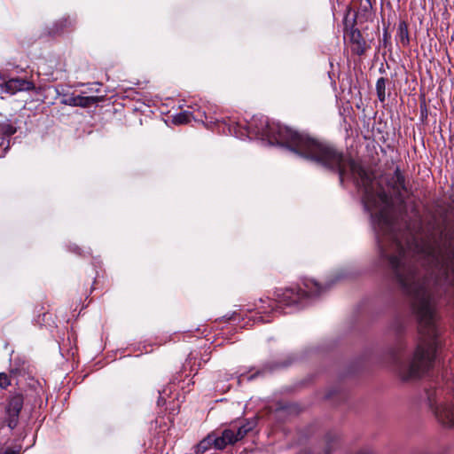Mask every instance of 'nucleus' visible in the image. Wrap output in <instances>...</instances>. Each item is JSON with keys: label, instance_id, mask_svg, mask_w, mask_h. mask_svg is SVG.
<instances>
[{"label": "nucleus", "instance_id": "2", "mask_svg": "<svg viewBox=\"0 0 454 454\" xmlns=\"http://www.w3.org/2000/svg\"><path fill=\"white\" fill-rule=\"evenodd\" d=\"M304 288L298 290L286 289L281 295L278 296V301L267 300H260L262 305L258 306L261 312L268 313L274 311L277 307L282 308L284 306H292L298 304L305 297H315L320 295L325 291V288L321 286L317 281L309 279L303 283Z\"/></svg>", "mask_w": 454, "mask_h": 454}, {"label": "nucleus", "instance_id": "16", "mask_svg": "<svg viewBox=\"0 0 454 454\" xmlns=\"http://www.w3.org/2000/svg\"><path fill=\"white\" fill-rule=\"evenodd\" d=\"M11 384L10 379L7 374L0 373V387L5 388Z\"/></svg>", "mask_w": 454, "mask_h": 454}, {"label": "nucleus", "instance_id": "8", "mask_svg": "<svg viewBox=\"0 0 454 454\" xmlns=\"http://www.w3.org/2000/svg\"><path fill=\"white\" fill-rule=\"evenodd\" d=\"M203 118L207 119L205 111L200 109L193 112L184 111L173 116V122L176 125H182L190 122L192 119L203 121Z\"/></svg>", "mask_w": 454, "mask_h": 454}, {"label": "nucleus", "instance_id": "4", "mask_svg": "<svg viewBox=\"0 0 454 454\" xmlns=\"http://www.w3.org/2000/svg\"><path fill=\"white\" fill-rule=\"evenodd\" d=\"M255 426L256 421L254 419L231 424L229 428L222 432L220 436H216V449L223 450L227 445L236 443L252 431Z\"/></svg>", "mask_w": 454, "mask_h": 454}, {"label": "nucleus", "instance_id": "1", "mask_svg": "<svg viewBox=\"0 0 454 454\" xmlns=\"http://www.w3.org/2000/svg\"><path fill=\"white\" fill-rule=\"evenodd\" d=\"M235 133L240 138L256 137L267 140L270 145H286L301 157L337 171L340 183L348 176L356 179L357 184L364 188V207L371 213L378 229L380 254L388 261L403 292L411 298L412 304H434L428 279L417 274L409 258L410 252L401 244L399 234L395 231L391 198L364 168L345 158L333 146L319 143L278 123L270 122L263 116L253 117L244 131Z\"/></svg>", "mask_w": 454, "mask_h": 454}, {"label": "nucleus", "instance_id": "17", "mask_svg": "<svg viewBox=\"0 0 454 454\" xmlns=\"http://www.w3.org/2000/svg\"><path fill=\"white\" fill-rule=\"evenodd\" d=\"M4 454H20V447L15 449L9 448L4 451Z\"/></svg>", "mask_w": 454, "mask_h": 454}, {"label": "nucleus", "instance_id": "15", "mask_svg": "<svg viewBox=\"0 0 454 454\" xmlns=\"http://www.w3.org/2000/svg\"><path fill=\"white\" fill-rule=\"evenodd\" d=\"M372 7L371 0H359V12L365 14L372 10Z\"/></svg>", "mask_w": 454, "mask_h": 454}, {"label": "nucleus", "instance_id": "5", "mask_svg": "<svg viewBox=\"0 0 454 454\" xmlns=\"http://www.w3.org/2000/svg\"><path fill=\"white\" fill-rule=\"evenodd\" d=\"M428 259L434 261L436 267L446 280L454 285V254L447 258H439L434 252H427Z\"/></svg>", "mask_w": 454, "mask_h": 454}, {"label": "nucleus", "instance_id": "11", "mask_svg": "<svg viewBox=\"0 0 454 454\" xmlns=\"http://www.w3.org/2000/svg\"><path fill=\"white\" fill-rule=\"evenodd\" d=\"M389 184L398 193L407 191L406 186H405V177L402 174L399 168H395L392 177L389 180Z\"/></svg>", "mask_w": 454, "mask_h": 454}, {"label": "nucleus", "instance_id": "3", "mask_svg": "<svg viewBox=\"0 0 454 454\" xmlns=\"http://www.w3.org/2000/svg\"><path fill=\"white\" fill-rule=\"evenodd\" d=\"M428 401L438 422L446 427H454V391L435 390L428 395Z\"/></svg>", "mask_w": 454, "mask_h": 454}, {"label": "nucleus", "instance_id": "6", "mask_svg": "<svg viewBox=\"0 0 454 454\" xmlns=\"http://www.w3.org/2000/svg\"><path fill=\"white\" fill-rule=\"evenodd\" d=\"M17 131L16 126L7 121L0 123V157H3L10 146V137Z\"/></svg>", "mask_w": 454, "mask_h": 454}, {"label": "nucleus", "instance_id": "9", "mask_svg": "<svg viewBox=\"0 0 454 454\" xmlns=\"http://www.w3.org/2000/svg\"><path fill=\"white\" fill-rule=\"evenodd\" d=\"M351 43V50L356 55H363L366 51V43L362 36L361 32L355 27H352L348 34Z\"/></svg>", "mask_w": 454, "mask_h": 454}, {"label": "nucleus", "instance_id": "10", "mask_svg": "<svg viewBox=\"0 0 454 454\" xmlns=\"http://www.w3.org/2000/svg\"><path fill=\"white\" fill-rule=\"evenodd\" d=\"M98 101H99L98 97L78 95V96L71 97L67 99H65L62 102L65 104L72 105V106L87 107L93 104L98 103Z\"/></svg>", "mask_w": 454, "mask_h": 454}, {"label": "nucleus", "instance_id": "14", "mask_svg": "<svg viewBox=\"0 0 454 454\" xmlns=\"http://www.w3.org/2000/svg\"><path fill=\"white\" fill-rule=\"evenodd\" d=\"M386 82L384 77H380L376 82L377 96L380 102H384L386 99Z\"/></svg>", "mask_w": 454, "mask_h": 454}, {"label": "nucleus", "instance_id": "12", "mask_svg": "<svg viewBox=\"0 0 454 454\" xmlns=\"http://www.w3.org/2000/svg\"><path fill=\"white\" fill-rule=\"evenodd\" d=\"M216 440L217 438L215 434H208L197 445V452L202 454L207 450H209L212 446H214L216 449Z\"/></svg>", "mask_w": 454, "mask_h": 454}, {"label": "nucleus", "instance_id": "18", "mask_svg": "<svg viewBox=\"0 0 454 454\" xmlns=\"http://www.w3.org/2000/svg\"><path fill=\"white\" fill-rule=\"evenodd\" d=\"M357 454H372V453H371V452H368V451H361V452H359V453H357Z\"/></svg>", "mask_w": 454, "mask_h": 454}, {"label": "nucleus", "instance_id": "13", "mask_svg": "<svg viewBox=\"0 0 454 454\" xmlns=\"http://www.w3.org/2000/svg\"><path fill=\"white\" fill-rule=\"evenodd\" d=\"M397 36L399 42L403 46H408L410 43L408 26L404 21H402L398 25Z\"/></svg>", "mask_w": 454, "mask_h": 454}, {"label": "nucleus", "instance_id": "7", "mask_svg": "<svg viewBox=\"0 0 454 454\" xmlns=\"http://www.w3.org/2000/svg\"><path fill=\"white\" fill-rule=\"evenodd\" d=\"M23 406V398L20 395L12 396L6 407V412L9 416V426L12 427V423H16L17 418Z\"/></svg>", "mask_w": 454, "mask_h": 454}]
</instances>
